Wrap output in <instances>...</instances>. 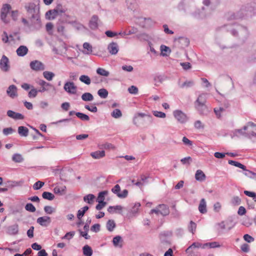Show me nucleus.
Returning <instances> with one entry per match:
<instances>
[{"instance_id":"1","label":"nucleus","mask_w":256,"mask_h":256,"mask_svg":"<svg viewBox=\"0 0 256 256\" xmlns=\"http://www.w3.org/2000/svg\"><path fill=\"white\" fill-rule=\"evenodd\" d=\"M236 136L243 135L252 140L256 139V124L252 122H248L242 129L236 130Z\"/></svg>"},{"instance_id":"2","label":"nucleus","mask_w":256,"mask_h":256,"mask_svg":"<svg viewBox=\"0 0 256 256\" xmlns=\"http://www.w3.org/2000/svg\"><path fill=\"white\" fill-rule=\"evenodd\" d=\"M206 246H209L210 248H216L220 247V246L218 243L216 242L206 243L204 244L198 242H194L186 250V252L187 253H192L194 252V250L196 248H204Z\"/></svg>"},{"instance_id":"3","label":"nucleus","mask_w":256,"mask_h":256,"mask_svg":"<svg viewBox=\"0 0 256 256\" xmlns=\"http://www.w3.org/2000/svg\"><path fill=\"white\" fill-rule=\"evenodd\" d=\"M206 99V94H202L198 96L195 102L196 108L201 113H202L206 109V106L205 105Z\"/></svg>"},{"instance_id":"4","label":"nucleus","mask_w":256,"mask_h":256,"mask_svg":"<svg viewBox=\"0 0 256 256\" xmlns=\"http://www.w3.org/2000/svg\"><path fill=\"white\" fill-rule=\"evenodd\" d=\"M151 213H155L157 214H160L162 216L168 215L170 210L168 206L165 204H160L156 208L151 210Z\"/></svg>"},{"instance_id":"5","label":"nucleus","mask_w":256,"mask_h":256,"mask_svg":"<svg viewBox=\"0 0 256 256\" xmlns=\"http://www.w3.org/2000/svg\"><path fill=\"white\" fill-rule=\"evenodd\" d=\"M175 118L180 123L186 122L188 120L186 114L180 110H176L173 112Z\"/></svg>"},{"instance_id":"6","label":"nucleus","mask_w":256,"mask_h":256,"mask_svg":"<svg viewBox=\"0 0 256 256\" xmlns=\"http://www.w3.org/2000/svg\"><path fill=\"white\" fill-rule=\"evenodd\" d=\"M0 68L3 72H8L10 68L9 64V60L4 55L0 60Z\"/></svg>"},{"instance_id":"7","label":"nucleus","mask_w":256,"mask_h":256,"mask_svg":"<svg viewBox=\"0 0 256 256\" xmlns=\"http://www.w3.org/2000/svg\"><path fill=\"white\" fill-rule=\"evenodd\" d=\"M30 67L35 71H40L45 69L44 65L42 62L36 60L30 62Z\"/></svg>"},{"instance_id":"8","label":"nucleus","mask_w":256,"mask_h":256,"mask_svg":"<svg viewBox=\"0 0 256 256\" xmlns=\"http://www.w3.org/2000/svg\"><path fill=\"white\" fill-rule=\"evenodd\" d=\"M64 90L69 94H75L76 92L77 88L73 82H66L64 86Z\"/></svg>"},{"instance_id":"9","label":"nucleus","mask_w":256,"mask_h":256,"mask_svg":"<svg viewBox=\"0 0 256 256\" xmlns=\"http://www.w3.org/2000/svg\"><path fill=\"white\" fill-rule=\"evenodd\" d=\"M11 9V6L8 4H4L3 5L1 10V18L4 22H7L8 21L6 20V15Z\"/></svg>"},{"instance_id":"10","label":"nucleus","mask_w":256,"mask_h":256,"mask_svg":"<svg viewBox=\"0 0 256 256\" xmlns=\"http://www.w3.org/2000/svg\"><path fill=\"white\" fill-rule=\"evenodd\" d=\"M7 94L11 98H14L18 96V89L16 86L12 84L9 86L6 90Z\"/></svg>"},{"instance_id":"11","label":"nucleus","mask_w":256,"mask_h":256,"mask_svg":"<svg viewBox=\"0 0 256 256\" xmlns=\"http://www.w3.org/2000/svg\"><path fill=\"white\" fill-rule=\"evenodd\" d=\"M36 222L42 226L46 227L48 226L51 222L50 218L48 216H44L38 218Z\"/></svg>"},{"instance_id":"12","label":"nucleus","mask_w":256,"mask_h":256,"mask_svg":"<svg viewBox=\"0 0 256 256\" xmlns=\"http://www.w3.org/2000/svg\"><path fill=\"white\" fill-rule=\"evenodd\" d=\"M99 18L98 16L94 15L90 18L89 22V26L92 30H96L98 27V22Z\"/></svg>"},{"instance_id":"13","label":"nucleus","mask_w":256,"mask_h":256,"mask_svg":"<svg viewBox=\"0 0 256 256\" xmlns=\"http://www.w3.org/2000/svg\"><path fill=\"white\" fill-rule=\"evenodd\" d=\"M36 6L34 3L27 4L25 6V8H26L28 14L31 17H34V14L36 12Z\"/></svg>"},{"instance_id":"14","label":"nucleus","mask_w":256,"mask_h":256,"mask_svg":"<svg viewBox=\"0 0 256 256\" xmlns=\"http://www.w3.org/2000/svg\"><path fill=\"white\" fill-rule=\"evenodd\" d=\"M7 115L8 116L16 120H23L24 118V116L21 114L14 112L11 110H8L7 112Z\"/></svg>"},{"instance_id":"15","label":"nucleus","mask_w":256,"mask_h":256,"mask_svg":"<svg viewBox=\"0 0 256 256\" xmlns=\"http://www.w3.org/2000/svg\"><path fill=\"white\" fill-rule=\"evenodd\" d=\"M18 232V226L15 224L10 226L8 228V233L10 235H16Z\"/></svg>"},{"instance_id":"16","label":"nucleus","mask_w":256,"mask_h":256,"mask_svg":"<svg viewBox=\"0 0 256 256\" xmlns=\"http://www.w3.org/2000/svg\"><path fill=\"white\" fill-rule=\"evenodd\" d=\"M108 50L110 53L112 54H116L118 52V46L116 43H110L108 46Z\"/></svg>"},{"instance_id":"17","label":"nucleus","mask_w":256,"mask_h":256,"mask_svg":"<svg viewBox=\"0 0 256 256\" xmlns=\"http://www.w3.org/2000/svg\"><path fill=\"white\" fill-rule=\"evenodd\" d=\"M28 48L26 46H21L16 50L17 54L20 56H24L28 54Z\"/></svg>"},{"instance_id":"18","label":"nucleus","mask_w":256,"mask_h":256,"mask_svg":"<svg viewBox=\"0 0 256 256\" xmlns=\"http://www.w3.org/2000/svg\"><path fill=\"white\" fill-rule=\"evenodd\" d=\"M144 116L147 117L148 119H150V120H151L152 116H150L144 113H138L135 115V116L134 118V120H133L134 123L135 124H137L138 123V118H142Z\"/></svg>"},{"instance_id":"19","label":"nucleus","mask_w":256,"mask_h":256,"mask_svg":"<svg viewBox=\"0 0 256 256\" xmlns=\"http://www.w3.org/2000/svg\"><path fill=\"white\" fill-rule=\"evenodd\" d=\"M123 240L122 238L119 236H116L113 238L112 242L114 246L122 248V246Z\"/></svg>"},{"instance_id":"20","label":"nucleus","mask_w":256,"mask_h":256,"mask_svg":"<svg viewBox=\"0 0 256 256\" xmlns=\"http://www.w3.org/2000/svg\"><path fill=\"white\" fill-rule=\"evenodd\" d=\"M206 178V176L205 174L202 170H198L196 172L195 178L197 180L200 182L204 181L205 180Z\"/></svg>"},{"instance_id":"21","label":"nucleus","mask_w":256,"mask_h":256,"mask_svg":"<svg viewBox=\"0 0 256 256\" xmlns=\"http://www.w3.org/2000/svg\"><path fill=\"white\" fill-rule=\"evenodd\" d=\"M84 50L83 52L85 54H90L92 52V46L88 42H84L83 44Z\"/></svg>"},{"instance_id":"22","label":"nucleus","mask_w":256,"mask_h":256,"mask_svg":"<svg viewBox=\"0 0 256 256\" xmlns=\"http://www.w3.org/2000/svg\"><path fill=\"white\" fill-rule=\"evenodd\" d=\"M46 16L48 20H53L58 16V14L56 10L54 9L47 12Z\"/></svg>"},{"instance_id":"23","label":"nucleus","mask_w":256,"mask_h":256,"mask_svg":"<svg viewBox=\"0 0 256 256\" xmlns=\"http://www.w3.org/2000/svg\"><path fill=\"white\" fill-rule=\"evenodd\" d=\"M90 156L95 159H98L104 157L105 156V152L104 150L96 151L92 152Z\"/></svg>"},{"instance_id":"24","label":"nucleus","mask_w":256,"mask_h":256,"mask_svg":"<svg viewBox=\"0 0 256 256\" xmlns=\"http://www.w3.org/2000/svg\"><path fill=\"white\" fill-rule=\"evenodd\" d=\"M18 134L23 136H26L28 134V130L27 128L20 126L18 128Z\"/></svg>"},{"instance_id":"25","label":"nucleus","mask_w":256,"mask_h":256,"mask_svg":"<svg viewBox=\"0 0 256 256\" xmlns=\"http://www.w3.org/2000/svg\"><path fill=\"white\" fill-rule=\"evenodd\" d=\"M198 210L202 214H204L206 212V202L204 198L201 200L199 204Z\"/></svg>"},{"instance_id":"26","label":"nucleus","mask_w":256,"mask_h":256,"mask_svg":"<svg viewBox=\"0 0 256 256\" xmlns=\"http://www.w3.org/2000/svg\"><path fill=\"white\" fill-rule=\"evenodd\" d=\"M83 253L86 256H91L92 254V250L90 246L86 245L83 247Z\"/></svg>"},{"instance_id":"27","label":"nucleus","mask_w":256,"mask_h":256,"mask_svg":"<svg viewBox=\"0 0 256 256\" xmlns=\"http://www.w3.org/2000/svg\"><path fill=\"white\" fill-rule=\"evenodd\" d=\"M82 98L84 101H92L94 100V96L90 92H85L82 94Z\"/></svg>"},{"instance_id":"28","label":"nucleus","mask_w":256,"mask_h":256,"mask_svg":"<svg viewBox=\"0 0 256 256\" xmlns=\"http://www.w3.org/2000/svg\"><path fill=\"white\" fill-rule=\"evenodd\" d=\"M95 198V196L92 194H89L84 196V200L85 202H86L90 204H92Z\"/></svg>"},{"instance_id":"29","label":"nucleus","mask_w":256,"mask_h":256,"mask_svg":"<svg viewBox=\"0 0 256 256\" xmlns=\"http://www.w3.org/2000/svg\"><path fill=\"white\" fill-rule=\"evenodd\" d=\"M228 162L230 164L236 167L242 169L243 170H246V166L240 164V162L232 160H229Z\"/></svg>"},{"instance_id":"30","label":"nucleus","mask_w":256,"mask_h":256,"mask_svg":"<svg viewBox=\"0 0 256 256\" xmlns=\"http://www.w3.org/2000/svg\"><path fill=\"white\" fill-rule=\"evenodd\" d=\"M44 78L48 80H52L54 76V74L50 72L45 71L43 72Z\"/></svg>"},{"instance_id":"31","label":"nucleus","mask_w":256,"mask_h":256,"mask_svg":"<svg viewBox=\"0 0 256 256\" xmlns=\"http://www.w3.org/2000/svg\"><path fill=\"white\" fill-rule=\"evenodd\" d=\"M108 192L106 190L100 192L98 197L97 201L98 202H104V197L108 194Z\"/></svg>"},{"instance_id":"32","label":"nucleus","mask_w":256,"mask_h":256,"mask_svg":"<svg viewBox=\"0 0 256 256\" xmlns=\"http://www.w3.org/2000/svg\"><path fill=\"white\" fill-rule=\"evenodd\" d=\"M161 54L163 56H166L170 52V48L166 46H160Z\"/></svg>"},{"instance_id":"33","label":"nucleus","mask_w":256,"mask_h":256,"mask_svg":"<svg viewBox=\"0 0 256 256\" xmlns=\"http://www.w3.org/2000/svg\"><path fill=\"white\" fill-rule=\"evenodd\" d=\"M42 196L44 199L50 200H52L54 198V196L52 194L47 192H44L42 194Z\"/></svg>"},{"instance_id":"34","label":"nucleus","mask_w":256,"mask_h":256,"mask_svg":"<svg viewBox=\"0 0 256 256\" xmlns=\"http://www.w3.org/2000/svg\"><path fill=\"white\" fill-rule=\"evenodd\" d=\"M115 226L116 224L113 220H108V222L106 223V228L109 231H112Z\"/></svg>"},{"instance_id":"35","label":"nucleus","mask_w":256,"mask_h":256,"mask_svg":"<svg viewBox=\"0 0 256 256\" xmlns=\"http://www.w3.org/2000/svg\"><path fill=\"white\" fill-rule=\"evenodd\" d=\"M96 72L99 75L104 76H108L110 74L108 71H106V70L100 68H99L97 69Z\"/></svg>"},{"instance_id":"36","label":"nucleus","mask_w":256,"mask_h":256,"mask_svg":"<svg viewBox=\"0 0 256 256\" xmlns=\"http://www.w3.org/2000/svg\"><path fill=\"white\" fill-rule=\"evenodd\" d=\"M76 115L80 120H86V121H88L90 120L89 116L84 114L81 113V112H76Z\"/></svg>"},{"instance_id":"37","label":"nucleus","mask_w":256,"mask_h":256,"mask_svg":"<svg viewBox=\"0 0 256 256\" xmlns=\"http://www.w3.org/2000/svg\"><path fill=\"white\" fill-rule=\"evenodd\" d=\"M80 80L82 82L86 84H90L91 82L90 78L88 76H86V75L81 76L80 78Z\"/></svg>"},{"instance_id":"38","label":"nucleus","mask_w":256,"mask_h":256,"mask_svg":"<svg viewBox=\"0 0 256 256\" xmlns=\"http://www.w3.org/2000/svg\"><path fill=\"white\" fill-rule=\"evenodd\" d=\"M98 93L100 96L104 98H106L108 95V92L104 88L99 90Z\"/></svg>"},{"instance_id":"39","label":"nucleus","mask_w":256,"mask_h":256,"mask_svg":"<svg viewBox=\"0 0 256 256\" xmlns=\"http://www.w3.org/2000/svg\"><path fill=\"white\" fill-rule=\"evenodd\" d=\"M88 210V206H85L82 210H80L78 211V219H80L84 215V213Z\"/></svg>"},{"instance_id":"40","label":"nucleus","mask_w":256,"mask_h":256,"mask_svg":"<svg viewBox=\"0 0 256 256\" xmlns=\"http://www.w3.org/2000/svg\"><path fill=\"white\" fill-rule=\"evenodd\" d=\"M13 161L16 162H20L23 160V158L20 154H14L12 158Z\"/></svg>"},{"instance_id":"41","label":"nucleus","mask_w":256,"mask_h":256,"mask_svg":"<svg viewBox=\"0 0 256 256\" xmlns=\"http://www.w3.org/2000/svg\"><path fill=\"white\" fill-rule=\"evenodd\" d=\"M122 210V207L120 206H110L108 210L110 213H114L115 212L116 210Z\"/></svg>"},{"instance_id":"42","label":"nucleus","mask_w":256,"mask_h":256,"mask_svg":"<svg viewBox=\"0 0 256 256\" xmlns=\"http://www.w3.org/2000/svg\"><path fill=\"white\" fill-rule=\"evenodd\" d=\"M122 114L120 110L118 109H115L112 113V116L116 118L121 117Z\"/></svg>"},{"instance_id":"43","label":"nucleus","mask_w":256,"mask_h":256,"mask_svg":"<svg viewBox=\"0 0 256 256\" xmlns=\"http://www.w3.org/2000/svg\"><path fill=\"white\" fill-rule=\"evenodd\" d=\"M38 90L34 88V87L32 88L30 90L29 92L28 96L29 98H35L38 94Z\"/></svg>"},{"instance_id":"44","label":"nucleus","mask_w":256,"mask_h":256,"mask_svg":"<svg viewBox=\"0 0 256 256\" xmlns=\"http://www.w3.org/2000/svg\"><path fill=\"white\" fill-rule=\"evenodd\" d=\"M224 110H225L221 107L215 108L214 109V112L218 118H220L221 116V114L223 113Z\"/></svg>"},{"instance_id":"45","label":"nucleus","mask_w":256,"mask_h":256,"mask_svg":"<svg viewBox=\"0 0 256 256\" xmlns=\"http://www.w3.org/2000/svg\"><path fill=\"white\" fill-rule=\"evenodd\" d=\"M137 30L136 28H132L131 29H126L124 32H123L124 35H130L136 33Z\"/></svg>"},{"instance_id":"46","label":"nucleus","mask_w":256,"mask_h":256,"mask_svg":"<svg viewBox=\"0 0 256 256\" xmlns=\"http://www.w3.org/2000/svg\"><path fill=\"white\" fill-rule=\"evenodd\" d=\"M44 183L41 181H38L33 186V188L34 190H38L40 189L44 185Z\"/></svg>"},{"instance_id":"47","label":"nucleus","mask_w":256,"mask_h":256,"mask_svg":"<svg viewBox=\"0 0 256 256\" xmlns=\"http://www.w3.org/2000/svg\"><path fill=\"white\" fill-rule=\"evenodd\" d=\"M196 224L195 222L192 221H190V225L188 226L189 230L192 232V234H194V232L196 231Z\"/></svg>"},{"instance_id":"48","label":"nucleus","mask_w":256,"mask_h":256,"mask_svg":"<svg viewBox=\"0 0 256 256\" xmlns=\"http://www.w3.org/2000/svg\"><path fill=\"white\" fill-rule=\"evenodd\" d=\"M26 210L30 212H34L36 210L35 207L30 203L27 204L25 206Z\"/></svg>"},{"instance_id":"49","label":"nucleus","mask_w":256,"mask_h":256,"mask_svg":"<svg viewBox=\"0 0 256 256\" xmlns=\"http://www.w3.org/2000/svg\"><path fill=\"white\" fill-rule=\"evenodd\" d=\"M240 202L241 200L238 196L234 197L231 200V202L234 206L239 205L240 204Z\"/></svg>"},{"instance_id":"50","label":"nucleus","mask_w":256,"mask_h":256,"mask_svg":"<svg viewBox=\"0 0 256 256\" xmlns=\"http://www.w3.org/2000/svg\"><path fill=\"white\" fill-rule=\"evenodd\" d=\"M153 114L158 118H164L166 116L165 113L158 111H154Z\"/></svg>"},{"instance_id":"51","label":"nucleus","mask_w":256,"mask_h":256,"mask_svg":"<svg viewBox=\"0 0 256 256\" xmlns=\"http://www.w3.org/2000/svg\"><path fill=\"white\" fill-rule=\"evenodd\" d=\"M128 91L130 94H136L138 92V88L136 86H132L128 88Z\"/></svg>"},{"instance_id":"52","label":"nucleus","mask_w":256,"mask_h":256,"mask_svg":"<svg viewBox=\"0 0 256 256\" xmlns=\"http://www.w3.org/2000/svg\"><path fill=\"white\" fill-rule=\"evenodd\" d=\"M183 143L188 146H191L192 145V142L188 140L186 137L184 136L182 140Z\"/></svg>"},{"instance_id":"53","label":"nucleus","mask_w":256,"mask_h":256,"mask_svg":"<svg viewBox=\"0 0 256 256\" xmlns=\"http://www.w3.org/2000/svg\"><path fill=\"white\" fill-rule=\"evenodd\" d=\"M44 212L48 214H52L55 210L54 209L50 206H46L44 208Z\"/></svg>"},{"instance_id":"54","label":"nucleus","mask_w":256,"mask_h":256,"mask_svg":"<svg viewBox=\"0 0 256 256\" xmlns=\"http://www.w3.org/2000/svg\"><path fill=\"white\" fill-rule=\"evenodd\" d=\"M85 108L88 110L92 112H96L98 111V108L96 106H90L88 105H86L84 106Z\"/></svg>"},{"instance_id":"55","label":"nucleus","mask_w":256,"mask_h":256,"mask_svg":"<svg viewBox=\"0 0 256 256\" xmlns=\"http://www.w3.org/2000/svg\"><path fill=\"white\" fill-rule=\"evenodd\" d=\"M58 15L64 13L66 12V10L62 6H58L56 8Z\"/></svg>"},{"instance_id":"56","label":"nucleus","mask_w":256,"mask_h":256,"mask_svg":"<svg viewBox=\"0 0 256 256\" xmlns=\"http://www.w3.org/2000/svg\"><path fill=\"white\" fill-rule=\"evenodd\" d=\"M14 130L12 128H4L3 129L2 132L4 135H8L14 132Z\"/></svg>"},{"instance_id":"57","label":"nucleus","mask_w":256,"mask_h":256,"mask_svg":"<svg viewBox=\"0 0 256 256\" xmlns=\"http://www.w3.org/2000/svg\"><path fill=\"white\" fill-rule=\"evenodd\" d=\"M244 238L246 242H251L254 241V238L248 234H244Z\"/></svg>"},{"instance_id":"58","label":"nucleus","mask_w":256,"mask_h":256,"mask_svg":"<svg viewBox=\"0 0 256 256\" xmlns=\"http://www.w3.org/2000/svg\"><path fill=\"white\" fill-rule=\"evenodd\" d=\"M120 190V186L118 184H116L112 190V191L115 194L118 196Z\"/></svg>"},{"instance_id":"59","label":"nucleus","mask_w":256,"mask_h":256,"mask_svg":"<svg viewBox=\"0 0 256 256\" xmlns=\"http://www.w3.org/2000/svg\"><path fill=\"white\" fill-rule=\"evenodd\" d=\"M244 194L254 199L256 198V194L254 192H252L248 190H244Z\"/></svg>"},{"instance_id":"60","label":"nucleus","mask_w":256,"mask_h":256,"mask_svg":"<svg viewBox=\"0 0 256 256\" xmlns=\"http://www.w3.org/2000/svg\"><path fill=\"white\" fill-rule=\"evenodd\" d=\"M194 84V82L192 80L186 81L181 86L182 88L190 87V86H193Z\"/></svg>"},{"instance_id":"61","label":"nucleus","mask_w":256,"mask_h":256,"mask_svg":"<svg viewBox=\"0 0 256 256\" xmlns=\"http://www.w3.org/2000/svg\"><path fill=\"white\" fill-rule=\"evenodd\" d=\"M53 24L51 22H48L46 24V30L50 34H52V30L53 28Z\"/></svg>"},{"instance_id":"62","label":"nucleus","mask_w":256,"mask_h":256,"mask_svg":"<svg viewBox=\"0 0 256 256\" xmlns=\"http://www.w3.org/2000/svg\"><path fill=\"white\" fill-rule=\"evenodd\" d=\"M140 206V203L136 204L132 209V212L134 214L137 212Z\"/></svg>"},{"instance_id":"63","label":"nucleus","mask_w":256,"mask_h":256,"mask_svg":"<svg viewBox=\"0 0 256 256\" xmlns=\"http://www.w3.org/2000/svg\"><path fill=\"white\" fill-rule=\"evenodd\" d=\"M128 191L126 190H124L121 193L118 194V196L120 198H124L127 196Z\"/></svg>"},{"instance_id":"64","label":"nucleus","mask_w":256,"mask_h":256,"mask_svg":"<svg viewBox=\"0 0 256 256\" xmlns=\"http://www.w3.org/2000/svg\"><path fill=\"white\" fill-rule=\"evenodd\" d=\"M74 232H67L65 236L63 237V238H67V239H70L72 238L74 236Z\"/></svg>"}]
</instances>
